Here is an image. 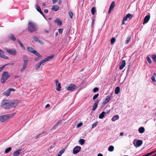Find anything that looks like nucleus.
<instances>
[{
  "label": "nucleus",
  "mask_w": 156,
  "mask_h": 156,
  "mask_svg": "<svg viewBox=\"0 0 156 156\" xmlns=\"http://www.w3.org/2000/svg\"><path fill=\"white\" fill-rule=\"evenodd\" d=\"M48 9H45L44 10V12L45 13H47L48 12Z\"/></svg>",
  "instance_id": "obj_57"
},
{
  "label": "nucleus",
  "mask_w": 156,
  "mask_h": 156,
  "mask_svg": "<svg viewBox=\"0 0 156 156\" xmlns=\"http://www.w3.org/2000/svg\"><path fill=\"white\" fill-rule=\"evenodd\" d=\"M54 57V55H52L50 56H48L45 58L44 60L41 61L39 63L37 64L35 67V69L38 70L40 68L41 65L43 63L45 62H46L52 59Z\"/></svg>",
  "instance_id": "obj_2"
},
{
  "label": "nucleus",
  "mask_w": 156,
  "mask_h": 156,
  "mask_svg": "<svg viewBox=\"0 0 156 156\" xmlns=\"http://www.w3.org/2000/svg\"><path fill=\"white\" fill-rule=\"evenodd\" d=\"M10 94V91L9 90V89H8L7 90L5 91L3 93L4 95H5L7 96H9Z\"/></svg>",
  "instance_id": "obj_28"
},
{
  "label": "nucleus",
  "mask_w": 156,
  "mask_h": 156,
  "mask_svg": "<svg viewBox=\"0 0 156 156\" xmlns=\"http://www.w3.org/2000/svg\"><path fill=\"white\" fill-rule=\"evenodd\" d=\"M7 52L9 54L12 55H15L17 53L15 49H6Z\"/></svg>",
  "instance_id": "obj_9"
},
{
  "label": "nucleus",
  "mask_w": 156,
  "mask_h": 156,
  "mask_svg": "<svg viewBox=\"0 0 156 156\" xmlns=\"http://www.w3.org/2000/svg\"><path fill=\"white\" fill-rule=\"evenodd\" d=\"M115 41V39L114 37H113L112 38L111 41V44H113Z\"/></svg>",
  "instance_id": "obj_44"
},
{
  "label": "nucleus",
  "mask_w": 156,
  "mask_h": 156,
  "mask_svg": "<svg viewBox=\"0 0 156 156\" xmlns=\"http://www.w3.org/2000/svg\"><path fill=\"white\" fill-rule=\"evenodd\" d=\"M96 11L95 8L94 7H93L91 9V12L92 15H94L95 14V12Z\"/></svg>",
  "instance_id": "obj_39"
},
{
  "label": "nucleus",
  "mask_w": 156,
  "mask_h": 156,
  "mask_svg": "<svg viewBox=\"0 0 156 156\" xmlns=\"http://www.w3.org/2000/svg\"><path fill=\"white\" fill-rule=\"evenodd\" d=\"M28 28L29 30L31 32L35 31L37 29V26L32 22H29Z\"/></svg>",
  "instance_id": "obj_4"
},
{
  "label": "nucleus",
  "mask_w": 156,
  "mask_h": 156,
  "mask_svg": "<svg viewBox=\"0 0 156 156\" xmlns=\"http://www.w3.org/2000/svg\"><path fill=\"white\" fill-rule=\"evenodd\" d=\"M98 96H99L98 94H97L94 95L93 97V100H95L96 98H98Z\"/></svg>",
  "instance_id": "obj_45"
},
{
  "label": "nucleus",
  "mask_w": 156,
  "mask_h": 156,
  "mask_svg": "<svg viewBox=\"0 0 156 156\" xmlns=\"http://www.w3.org/2000/svg\"><path fill=\"white\" fill-rule=\"evenodd\" d=\"M151 79L152 81L153 82H156V80H155V77L154 76H152L151 77Z\"/></svg>",
  "instance_id": "obj_46"
},
{
  "label": "nucleus",
  "mask_w": 156,
  "mask_h": 156,
  "mask_svg": "<svg viewBox=\"0 0 156 156\" xmlns=\"http://www.w3.org/2000/svg\"><path fill=\"white\" fill-rule=\"evenodd\" d=\"M61 124V121H60L59 122H57L56 124L53 127V129H56L58 125H60Z\"/></svg>",
  "instance_id": "obj_29"
},
{
  "label": "nucleus",
  "mask_w": 156,
  "mask_h": 156,
  "mask_svg": "<svg viewBox=\"0 0 156 156\" xmlns=\"http://www.w3.org/2000/svg\"><path fill=\"white\" fill-rule=\"evenodd\" d=\"M155 152H156V151H154L150 153H147V154H146L147 156H149L152 154H154Z\"/></svg>",
  "instance_id": "obj_38"
},
{
  "label": "nucleus",
  "mask_w": 156,
  "mask_h": 156,
  "mask_svg": "<svg viewBox=\"0 0 156 156\" xmlns=\"http://www.w3.org/2000/svg\"><path fill=\"white\" fill-rule=\"evenodd\" d=\"M106 113L103 112L101 114H100L99 116V118L100 119H103L104 116L106 114Z\"/></svg>",
  "instance_id": "obj_30"
},
{
  "label": "nucleus",
  "mask_w": 156,
  "mask_h": 156,
  "mask_svg": "<svg viewBox=\"0 0 156 156\" xmlns=\"http://www.w3.org/2000/svg\"><path fill=\"white\" fill-rule=\"evenodd\" d=\"M65 149H62L58 153V155L57 156H61L62 153L65 151Z\"/></svg>",
  "instance_id": "obj_31"
},
{
  "label": "nucleus",
  "mask_w": 156,
  "mask_h": 156,
  "mask_svg": "<svg viewBox=\"0 0 156 156\" xmlns=\"http://www.w3.org/2000/svg\"><path fill=\"white\" fill-rule=\"evenodd\" d=\"M11 116V114L3 115L0 116V122H4L10 119Z\"/></svg>",
  "instance_id": "obj_5"
},
{
  "label": "nucleus",
  "mask_w": 156,
  "mask_h": 156,
  "mask_svg": "<svg viewBox=\"0 0 156 156\" xmlns=\"http://www.w3.org/2000/svg\"><path fill=\"white\" fill-rule=\"evenodd\" d=\"M115 5V2L114 1L112 2L111 4L108 11V13H110L113 10V7Z\"/></svg>",
  "instance_id": "obj_12"
},
{
  "label": "nucleus",
  "mask_w": 156,
  "mask_h": 156,
  "mask_svg": "<svg viewBox=\"0 0 156 156\" xmlns=\"http://www.w3.org/2000/svg\"><path fill=\"white\" fill-rule=\"evenodd\" d=\"M4 52L1 49H0V57L4 59H8L9 57L4 55Z\"/></svg>",
  "instance_id": "obj_13"
},
{
  "label": "nucleus",
  "mask_w": 156,
  "mask_h": 156,
  "mask_svg": "<svg viewBox=\"0 0 156 156\" xmlns=\"http://www.w3.org/2000/svg\"><path fill=\"white\" fill-rule=\"evenodd\" d=\"M98 156H103L101 154H98Z\"/></svg>",
  "instance_id": "obj_61"
},
{
  "label": "nucleus",
  "mask_w": 156,
  "mask_h": 156,
  "mask_svg": "<svg viewBox=\"0 0 156 156\" xmlns=\"http://www.w3.org/2000/svg\"><path fill=\"white\" fill-rule=\"evenodd\" d=\"M99 102V100L97 101L94 104L92 108V110L93 111H95L97 108Z\"/></svg>",
  "instance_id": "obj_16"
},
{
  "label": "nucleus",
  "mask_w": 156,
  "mask_h": 156,
  "mask_svg": "<svg viewBox=\"0 0 156 156\" xmlns=\"http://www.w3.org/2000/svg\"><path fill=\"white\" fill-rule=\"evenodd\" d=\"M142 140H138L136 142L135 141L133 142L134 145L136 147L140 146L142 144Z\"/></svg>",
  "instance_id": "obj_7"
},
{
  "label": "nucleus",
  "mask_w": 156,
  "mask_h": 156,
  "mask_svg": "<svg viewBox=\"0 0 156 156\" xmlns=\"http://www.w3.org/2000/svg\"><path fill=\"white\" fill-rule=\"evenodd\" d=\"M28 64V63H23V66L20 70V71L21 72H23L26 69V68H27Z\"/></svg>",
  "instance_id": "obj_20"
},
{
  "label": "nucleus",
  "mask_w": 156,
  "mask_h": 156,
  "mask_svg": "<svg viewBox=\"0 0 156 156\" xmlns=\"http://www.w3.org/2000/svg\"><path fill=\"white\" fill-rule=\"evenodd\" d=\"M55 22L57 23L58 26H61L62 24V22L61 21L58 19H56L55 20Z\"/></svg>",
  "instance_id": "obj_26"
},
{
  "label": "nucleus",
  "mask_w": 156,
  "mask_h": 156,
  "mask_svg": "<svg viewBox=\"0 0 156 156\" xmlns=\"http://www.w3.org/2000/svg\"><path fill=\"white\" fill-rule=\"evenodd\" d=\"M23 63H28V58L27 56H26V55H24L23 56Z\"/></svg>",
  "instance_id": "obj_24"
},
{
  "label": "nucleus",
  "mask_w": 156,
  "mask_h": 156,
  "mask_svg": "<svg viewBox=\"0 0 156 156\" xmlns=\"http://www.w3.org/2000/svg\"><path fill=\"white\" fill-rule=\"evenodd\" d=\"M98 123V122L97 121L94 123L92 126V128H93L96 127L97 126Z\"/></svg>",
  "instance_id": "obj_41"
},
{
  "label": "nucleus",
  "mask_w": 156,
  "mask_h": 156,
  "mask_svg": "<svg viewBox=\"0 0 156 156\" xmlns=\"http://www.w3.org/2000/svg\"><path fill=\"white\" fill-rule=\"evenodd\" d=\"M21 151V150L20 149H19L15 151L13 153V155L14 156H18L20 154V152Z\"/></svg>",
  "instance_id": "obj_18"
},
{
  "label": "nucleus",
  "mask_w": 156,
  "mask_h": 156,
  "mask_svg": "<svg viewBox=\"0 0 156 156\" xmlns=\"http://www.w3.org/2000/svg\"><path fill=\"white\" fill-rule=\"evenodd\" d=\"M50 106V105L49 104H47L45 108H48Z\"/></svg>",
  "instance_id": "obj_58"
},
{
  "label": "nucleus",
  "mask_w": 156,
  "mask_h": 156,
  "mask_svg": "<svg viewBox=\"0 0 156 156\" xmlns=\"http://www.w3.org/2000/svg\"><path fill=\"white\" fill-rule=\"evenodd\" d=\"M39 59V58H35L34 60L36 61H37Z\"/></svg>",
  "instance_id": "obj_59"
},
{
  "label": "nucleus",
  "mask_w": 156,
  "mask_h": 156,
  "mask_svg": "<svg viewBox=\"0 0 156 156\" xmlns=\"http://www.w3.org/2000/svg\"><path fill=\"white\" fill-rule=\"evenodd\" d=\"M126 16H127L128 19H129V20L131 19L133 16V15L129 13L127 14L126 15Z\"/></svg>",
  "instance_id": "obj_34"
},
{
  "label": "nucleus",
  "mask_w": 156,
  "mask_h": 156,
  "mask_svg": "<svg viewBox=\"0 0 156 156\" xmlns=\"http://www.w3.org/2000/svg\"><path fill=\"white\" fill-rule=\"evenodd\" d=\"M43 133H42L41 134H40L39 135H38L37 136H36L35 137V138L36 139H37V138H38L39 137V136H40L41 134H42Z\"/></svg>",
  "instance_id": "obj_55"
},
{
  "label": "nucleus",
  "mask_w": 156,
  "mask_h": 156,
  "mask_svg": "<svg viewBox=\"0 0 156 156\" xmlns=\"http://www.w3.org/2000/svg\"><path fill=\"white\" fill-rule=\"evenodd\" d=\"M126 65V62L125 60H122V61L121 64L120 66L119 69L120 70H122L123 68L125 67Z\"/></svg>",
  "instance_id": "obj_15"
},
{
  "label": "nucleus",
  "mask_w": 156,
  "mask_h": 156,
  "mask_svg": "<svg viewBox=\"0 0 156 156\" xmlns=\"http://www.w3.org/2000/svg\"><path fill=\"white\" fill-rule=\"evenodd\" d=\"M152 58L156 63V55H152Z\"/></svg>",
  "instance_id": "obj_43"
},
{
  "label": "nucleus",
  "mask_w": 156,
  "mask_h": 156,
  "mask_svg": "<svg viewBox=\"0 0 156 156\" xmlns=\"http://www.w3.org/2000/svg\"><path fill=\"white\" fill-rule=\"evenodd\" d=\"M82 123H79L77 125V128H79L81 126H82Z\"/></svg>",
  "instance_id": "obj_53"
},
{
  "label": "nucleus",
  "mask_w": 156,
  "mask_h": 156,
  "mask_svg": "<svg viewBox=\"0 0 156 156\" xmlns=\"http://www.w3.org/2000/svg\"><path fill=\"white\" fill-rule=\"evenodd\" d=\"M42 5L43 6H45L46 5V4L45 3H43Z\"/></svg>",
  "instance_id": "obj_64"
},
{
  "label": "nucleus",
  "mask_w": 156,
  "mask_h": 156,
  "mask_svg": "<svg viewBox=\"0 0 156 156\" xmlns=\"http://www.w3.org/2000/svg\"><path fill=\"white\" fill-rule=\"evenodd\" d=\"M111 99V97L109 96H106V98L104 100L103 104H106L110 101Z\"/></svg>",
  "instance_id": "obj_17"
},
{
  "label": "nucleus",
  "mask_w": 156,
  "mask_h": 156,
  "mask_svg": "<svg viewBox=\"0 0 156 156\" xmlns=\"http://www.w3.org/2000/svg\"><path fill=\"white\" fill-rule=\"evenodd\" d=\"M76 87V85L73 84H70L69 86L66 87V89L68 90L73 91Z\"/></svg>",
  "instance_id": "obj_6"
},
{
  "label": "nucleus",
  "mask_w": 156,
  "mask_h": 156,
  "mask_svg": "<svg viewBox=\"0 0 156 156\" xmlns=\"http://www.w3.org/2000/svg\"><path fill=\"white\" fill-rule=\"evenodd\" d=\"M150 17V16L149 15H147L146 16L144 20V22L145 23H147L149 20Z\"/></svg>",
  "instance_id": "obj_21"
},
{
  "label": "nucleus",
  "mask_w": 156,
  "mask_h": 156,
  "mask_svg": "<svg viewBox=\"0 0 156 156\" xmlns=\"http://www.w3.org/2000/svg\"><path fill=\"white\" fill-rule=\"evenodd\" d=\"M131 39V37H127L126 40V41L125 43L126 44H128L129 42Z\"/></svg>",
  "instance_id": "obj_40"
},
{
  "label": "nucleus",
  "mask_w": 156,
  "mask_h": 156,
  "mask_svg": "<svg viewBox=\"0 0 156 156\" xmlns=\"http://www.w3.org/2000/svg\"><path fill=\"white\" fill-rule=\"evenodd\" d=\"M10 76V75L8 72H4L2 75L1 82L2 83H4Z\"/></svg>",
  "instance_id": "obj_3"
},
{
  "label": "nucleus",
  "mask_w": 156,
  "mask_h": 156,
  "mask_svg": "<svg viewBox=\"0 0 156 156\" xmlns=\"http://www.w3.org/2000/svg\"><path fill=\"white\" fill-rule=\"evenodd\" d=\"M92 22L91 25L92 26L93 25L94 23V20H95V17H93L92 19Z\"/></svg>",
  "instance_id": "obj_50"
},
{
  "label": "nucleus",
  "mask_w": 156,
  "mask_h": 156,
  "mask_svg": "<svg viewBox=\"0 0 156 156\" xmlns=\"http://www.w3.org/2000/svg\"><path fill=\"white\" fill-rule=\"evenodd\" d=\"M69 15L71 18H72L73 16V13L72 12H69Z\"/></svg>",
  "instance_id": "obj_47"
},
{
  "label": "nucleus",
  "mask_w": 156,
  "mask_h": 156,
  "mask_svg": "<svg viewBox=\"0 0 156 156\" xmlns=\"http://www.w3.org/2000/svg\"><path fill=\"white\" fill-rule=\"evenodd\" d=\"M114 150V147L112 145L110 146L108 148V150L110 152H112Z\"/></svg>",
  "instance_id": "obj_33"
},
{
  "label": "nucleus",
  "mask_w": 156,
  "mask_h": 156,
  "mask_svg": "<svg viewBox=\"0 0 156 156\" xmlns=\"http://www.w3.org/2000/svg\"><path fill=\"white\" fill-rule=\"evenodd\" d=\"M79 142L81 145H83L85 143V140L83 139H80L79 140Z\"/></svg>",
  "instance_id": "obj_36"
},
{
  "label": "nucleus",
  "mask_w": 156,
  "mask_h": 156,
  "mask_svg": "<svg viewBox=\"0 0 156 156\" xmlns=\"http://www.w3.org/2000/svg\"><path fill=\"white\" fill-rule=\"evenodd\" d=\"M138 131L139 133H143L145 131V129L143 127H140L139 128Z\"/></svg>",
  "instance_id": "obj_25"
},
{
  "label": "nucleus",
  "mask_w": 156,
  "mask_h": 156,
  "mask_svg": "<svg viewBox=\"0 0 156 156\" xmlns=\"http://www.w3.org/2000/svg\"><path fill=\"white\" fill-rule=\"evenodd\" d=\"M81 149L80 146H76L74 147L73 150V153L74 154H76L80 152Z\"/></svg>",
  "instance_id": "obj_8"
},
{
  "label": "nucleus",
  "mask_w": 156,
  "mask_h": 156,
  "mask_svg": "<svg viewBox=\"0 0 156 156\" xmlns=\"http://www.w3.org/2000/svg\"><path fill=\"white\" fill-rule=\"evenodd\" d=\"M99 90L98 88L97 87H95L93 89V92L94 93H95L97 92Z\"/></svg>",
  "instance_id": "obj_48"
},
{
  "label": "nucleus",
  "mask_w": 156,
  "mask_h": 156,
  "mask_svg": "<svg viewBox=\"0 0 156 156\" xmlns=\"http://www.w3.org/2000/svg\"><path fill=\"white\" fill-rule=\"evenodd\" d=\"M37 11H38L40 13H41L43 16L45 18V17L44 16L43 12L41 11V9L40 7L37 5H35Z\"/></svg>",
  "instance_id": "obj_14"
},
{
  "label": "nucleus",
  "mask_w": 156,
  "mask_h": 156,
  "mask_svg": "<svg viewBox=\"0 0 156 156\" xmlns=\"http://www.w3.org/2000/svg\"><path fill=\"white\" fill-rule=\"evenodd\" d=\"M63 31V29L62 28H60L58 30V32L59 33L61 34Z\"/></svg>",
  "instance_id": "obj_51"
},
{
  "label": "nucleus",
  "mask_w": 156,
  "mask_h": 156,
  "mask_svg": "<svg viewBox=\"0 0 156 156\" xmlns=\"http://www.w3.org/2000/svg\"><path fill=\"white\" fill-rule=\"evenodd\" d=\"M9 90H10V92L11 91H14L15 90L14 89L12 88H9Z\"/></svg>",
  "instance_id": "obj_56"
},
{
  "label": "nucleus",
  "mask_w": 156,
  "mask_h": 156,
  "mask_svg": "<svg viewBox=\"0 0 156 156\" xmlns=\"http://www.w3.org/2000/svg\"><path fill=\"white\" fill-rule=\"evenodd\" d=\"M147 60L149 63L150 64L151 63H152L151 60L150 58L149 57H148V56L147 57Z\"/></svg>",
  "instance_id": "obj_42"
},
{
  "label": "nucleus",
  "mask_w": 156,
  "mask_h": 156,
  "mask_svg": "<svg viewBox=\"0 0 156 156\" xmlns=\"http://www.w3.org/2000/svg\"><path fill=\"white\" fill-rule=\"evenodd\" d=\"M28 50L32 53L34 54V55L37 56L39 58H41V55L37 51L34 49H27Z\"/></svg>",
  "instance_id": "obj_10"
},
{
  "label": "nucleus",
  "mask_w": 156,
  "mask_h": 156,
  "mask_svg": "<svg viewBox=\"0 0 156 156\" xmlns=\"http://www.w3.org/2000/svg\"><path fill=\"white\" fill-rule=\"evenodd\" d=\"M6 65H5L2 66L1 67H0V72L1 71L4 69V68L5 66Z\"/></svg>",
  "instance_id": "obj_52"
},
{
  "label": "nucleus",
  "mask_w": 156,
  "mask_h": 156,
  "mask_svg": "<svg viewBox=\"0 0 156 156\" xmlns=\"http://www.w3.org/2000/svg\"><path fill=\"white\" fill-rule=\"evenodd\" d=\"M55 83L56 85L57 86L56 90L58 91H59L61 90V84L58 82V81L57 80H56L55 81Z\"/></svg>",
  "instance_id": "obj_11"
},
{
  "label": "nucleus",
  "mask_w": 156,
  "mask_h": 156,
  "mask_svg": "<svg viewBox=\"0 0 156 156\" xmlns=\"http://www.w3.org/2000/svg\"><path fill=\"white\" fill-rule=\"evenodd\" d=\"M33 39L35 42H38L41 44H42L43 43V42L41 40L39 39L37 37H36L34 36H33Z\"/></svg>",
  "instance_id": "obj_19"
},
{
  "label": "nucleus",
  "mask_w": 156,
  "mask_h": 156,
  "mask_svg": "<svg viewBox=\"0 0 156 156\" xmlns=\"http://www.w3.org/2000/svg\"><path fill=\"white\" fill-rule=\"evenodd\" d=\"M59 9V7L58 6L56 5H53L51 8L52 10H53V11H57Z\"/></svg>",
  "instance_id": "obj_23"
},
{
  "label": "nucleus",
  "mask_w": 156,
  "mask_h": 156,
  "mask_svg": "<svg viewBox=\"0 0 156 156\" xmlns=\"http://www.w3.org/2000/svg\"><path fill=\"white\" fill-rule=\"evenodd\" d=\"M12 150L11 147H9L6 149L5 151V153L7 154L9 153L10 151Z\"/></svg>",
  "instance_id": "obj_35"
},
{
  "label": "nucleus",
  "mask_w": 156,
  "mask_h": 156,
  "mask_svg": "<svg viewBox=\"0 0 156 156\" xmlns=\"http://www.w3.org/2000/svg\"><path fill=\"white\" fill-rule=\"evenodd\" d=\"M128 19V18L127 16H124L123 18V21H126V20H127Z\"/></svg>",
  "instance_id": "obj_49"
},
{
  "label": "nucleus",
  "mask_w": 156,
  "mask_h": 156,
  "mask_svg": "<svg viewBox=\"0 0 156 156\" xmlns=\"http://www.w3.org/2000/svg\"><path fill=\"white\" fill-rule=\"evenodd\" d=\"M119 116L118 115H115L113 116L112 119V121L115 122L116 120L119 119Z\"/></svg>",
  "instance_id": "obj_22"
},
{
  "label": "nucleus",
  "mask_w": 156,
  "mask_h": 156,
  "mask_svg": "<svg viewBox=\"0 0 156 156\" xmlns=\"http://www.w3.org/2000/svg\"><path fill=\"white\" fill-rule=\"evenodd\" d=\"M124 133L123 132H121L120 133V135L121 136H123V135Z\"/></svg>",
  "instance_id": "obj_60"
},
{
  "label": "nucleus",
  "mask_w": 156,
  "mask_h": 156,
  "mask_svg": "<svg viewBox=\"0 0 156 156\" xmlns=\"http://www.w3.org/2000/svg\"><path fill=\"white\" fill-rule=\"evenodd\" d=\"M9 38L13 41L16 40V38L12 34H10L9 36Z\"/></svg>",
  "instance_id": "obj_27"
},
{
  "label": "nucleus",
  "mask_w": 156,
  "mask_h": 156,
  "mask_svg": "<svg viewBox=\"0 0 156 156\" xmlns=\"http://www.w3.org/2000/svg\"><path fill=\"white\" fill-rule=\"evenodd\" d=\"M58 0H52V3L53 4H54Z\"/></svg>",
  "instance_id": "obj_54"
},
{
  "label": "nucleus",
  "mask_w": 156,
  "mask_h": 156,
  "mask_svg": "<svg viewBox=\"0 0 156 156\" xmlns=\"http://www.w3.org/2000/svg\"><path fill=\"white\" fill-rule=\"evenodd\" d=\"M17 41L19 43L20 46L23 49H25L24 46L23 45V44L21 42L20 40H17Z\"/></svg>",
  "instance_id": "obj_37"
},
{
  "label": "nucleus",
  "mask_w": 156,
  "mask_h": 156,
  "mask_svg": "<svg viewBox=\"0 0 156 156\" xmlns=\"http://www.w3.org/2000/svg\"><path fill=\"white\" fill-rule=\"evenodd\" d=\"M14 103L5 100L2 102L1 106L5 109H9L14 106Z\"/></svg>",
  "instance_id": "obj_1"
},
{
  "label": "nucleus",
  "mask_w": 156,
  "mask_h": 156,
  "mask_svg": "<svg viewBox=\"0 0 156 156\" xmlns=\"http://www.w3.org/2000/svg\"><path fill=\"white\" fill-rule=\"evenodd\" d=\"M61 3V2L60 1H59L58 2V4L59 5H60Z\"/></svg>",
  "instance_id": "obj_62"
},
{
  "label": "nucleus",
  "mask_w": 156,
  "mask_h": 156,
  "mask_svg": "<svg viewBox=\"0 0 156 156\" xmlns=\"http://www.w3.org/2000/svg\"><path fill=\"white\" fill-rule=\"evenodd\" d=\"M58 35V32H56L55 33V36H57Z\"/></svg>",
  "instance_id": "obj_63"
},
{
  "label": "nucleus",
  "mask_w": 156,
  "mask_h": 156,
  "mask_svg": "<svg viewBox=\"0 0 156 156\" xmlns=\"http://www.w3.org/2000/svg\"><path fill=\"white\" fill-rule=\"evenodd\" d=\"M120 87H117L115 90V93L116 94H118L120 92Z\"/></svg>",
  "instance_id": "obj_32"
}]
</instances>
